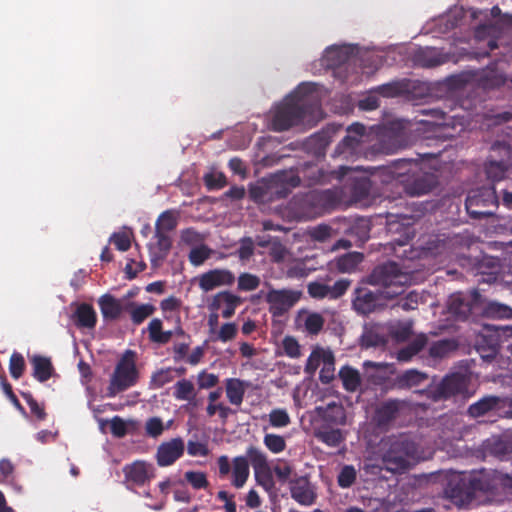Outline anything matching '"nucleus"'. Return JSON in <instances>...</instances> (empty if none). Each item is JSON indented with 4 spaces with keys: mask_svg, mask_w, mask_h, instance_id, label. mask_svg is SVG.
Listing matches in <instances>:
<instances>
[{
    "mask_svg": "<svg viewBox=\"0 0 512 512\" xmlns=\"http://www.w3.org/2000/svg\"><path fill=\"white\" fill-rule=\"evenodd\" d=\"M320 107L315 83H301L296 89L277 104L271 115L270 129L275 132L287 131L299 125L307 115H312Z\"/></svg>",
    "mask_w": 512,
    "mask_h": 512,
    "instance_id": "nucleus-1",
    "label": "nucleus"
},
{
    "mask_svg": "<svg viewBox=\"0 0 512 512\" xmlns=\"http://www.w3.org/2000/svg\"><path fill=\"white\" fill-rule=\"evenodd\" d=\"M382 461L388 471L401 472L409 468L418 453L417 444L409 436H390L382 441Z\"/></svg>",
    "mask_w": 512,
    "mask_h": 512,
    "instance_id": "nucleus-2",
    "label": "nucleus"
},
{
    "mask_svg": "<svg viewBox=\"0 0 512 512\" xmlns=\"http://www.w3.org/2000/svg\"><path fill=\"white\" fill-rule=\"evenodd\" d=\"M409 280L410 276L393 261L377 265L366 278L368 284L383 287L382 293L387 299L401 295Z\"/></svg>",
    "mask_w": 512,
    "mask_h": 512,
    "instance_id": "nucleus-3",
    "label": "nucleus"
},
{
    "mask_svg": "<svg viewBox=\"0 0 512 512\" xmlns=\"http://www.w3.org/2000/svg\"><path fill=\"white\" fill-rule=\"evenodd\" d=\"M139 377L136 366V352L128 349L122 354L110 376L107 396L115 397L119 393L130 389L138 383Z\"/></svg>",
    "mask_w": 512,
    "mask_h": 512,
    "instance_id": "nucleus-4",
    "label": "nucleus"
},
{
    "mask_svg": "<svg viewBox=\"0 0 512 512\" xmlns=\"http://www.w3.org/2000/svg\"><path fill=\"white\" fill-rule=\"evenodd\" d=\"M346 131L347 135L336 146L332 156L353 162L365 154L363 137L365 136L366 128L361 123H353L347 127Z\"/></svg>",
    "mask_w": 512,
    "mask_h": 512,
    "instance_id": "nucleus-5",
    "label": "nucleus"
},
{
    "mask_svg": "<svg viewBox=\"0 0 512 512\" xmlns=\"http://www.w3.org/2000/svg\"><path fill=\"white\" fill-rule=\"evenodd\" d=\"M302 292L293 289H270L265 301L269 305V312L274 317H281L287 313L301 298Z\"/></svg>",
    "mask_w": 512,
    "mask_h": 512,
    "instance_id": "nucleus-6",
    "label": "nucleus"
},
{
    "mask_svg": "<svg viewBox=\"0 0 512 512\" xmlns=\"http://www.w3.org/2000/svg\"><path fill=\"white\" fill-rule=\"evenodd\" d=\"M467 390V379L460 373L446 375L431 391L434 401L446 400Z\"/></svg>",
    "mask_w": 512,
    "mask_h": 512,
    "instance_id": "nucleus-7",
    "label": "nucleus"
},
{
    "mask_svg": "<svg viewBox=\"0 0 512 512\" xmlns=\"http://www.w3.org/2000/svg\"><path fill=\"white\" fill-rule=\"evenodd\" d=\"M471 486L474 490L485 493L492 492L499 486L505 492L512 494V476L494 471L493 473H480L471 479Z\"/></svg>",
    "mask_w": 512,
    "mask_h": 512,
    "instance_id": "nucleus-8",
    "label": "nucleus"
},
{
    "mask_svg": "<svg viewBox=\"0 0 512 512\" xmlns=\"http://www.w3.org/2000/svg\"><path fill=\"white\" fill-rule=\"evenodd\" d=\"M477 291L470 293L456 292L448 299V311L458 321H464L470 316L473 306L479 300Z\"/></svg>",
    "mask_w": 512,
    "mask_h": 512,
    "instance_id": "nucleus-9",
    "label": "nucleus"
},
{
    "mask_svg": "<svg viewBox=\"0 0 512 512\" xmlns=\"http://www.w3.org/2000/svg\"><path fill=\"white\" fill-rule=\"evenodd\" d=\"M352 281L347 278L337 280L333 285L321 282H310L307 285V292L311 298L336 300L341 298L349 289Z\"/></svg>",
    "mask_w": 512,
    "mask_h": 512,
    "instance_id": "nucleus-10",
    "label": "nucleus"
},
{
    "mask_svg": "<svg viewBox=\"0 0 512 512\" xmlns=\"http://www.w3.org/2000/svg\"><path fill=\"white\" fill-rule=\"evenodd\" d=\"M383 293L374 292L367 287H357L353 293L352 307L360 315H369L383 304Z\"/></svg>",
    "mask_w": 512,
    "mask_h": 512,
    "instance_id": "nucleus-11",
    "label": "nucleus"
},
{
    "mask_svg": "<svg viewBox=\"0 0 512 512\" xmlns=\"http://www.w3.org/2000/svg\"><path fill=\"white\" fill-rule=\"evenodd\" d=\"M235 280V274L225 268L211 269L197 277L198 286L203 292H209L222 286H232Z\"/></svg>",
    "mask_w": 512,
    "mask_h": 512,
    "instance_id": "nucleus-12",
    "label": "nucleus"
},
{
    "mask_svg": "<svg viewBox=\"0 0 512 512\" xmlns=\"http://www.w3.org/2000/svg\"><path fill=\"white\" fill-rule=\"evenodd\" d=\"M475 81L484 91L499 90L506 86L507 74L496 63H492L476 73Z\"/></svg>",
    "mask_w": 512,
    "mask_h": 512,
    "instance_id": "nucleus-13",
    "label": "nucleus"
},
{
    "mask_svg": "<svg viewBox=\"0 0 512 512\" xmlns=\"http://www.w3.org/2000/svg\"><path fill=\"white\" fill-rule=\"evenodd\" d=\"M125 483L128 488L132 486H143L154 477V468L145 461H134L123 467Z\"/></svg>",
    "mask_w": 512,
    "mask_h": 512,
    "instance_id": "nucleus-14",
    "label": "nucleus"
},
{
    "mask_svg": "<svg viewBox=\"0 0 512 512\" xmlns=\"http://www.w3.org/2000/svg\"><path fill=\"white\" fill-rule=\"evenodd\" d=\"M406 402L400 399H389L382 402L373 415V422L379 429H388L393 421L399 416L400 410Z\"/></svg>",
    "mask_w": 512,
    "mask_h": 512,
    "instance_id": "nucleus-15",
    "label": "nucleus"
},
{
    "mask_svg": "<svg viewBox=\"0 0 512 512\" xmlns=\"http://www.w3.org/2000/svg\"><path fill=\"white\" fill-rule=\"evenodd\" d=\"M242 303L243 299L240 296L235 295L228 290H224L218 292L212 297L208 308L210 311L222 310V317L229 319L235 314L237 307Z\"/></svg>",
    "mask_w": 512,
    "mask_h": 512,
    "instance_id": "nucleus-16",
    "label": "nucleus"
},
{
    "mask_svg": "<svg viewBox=\"0 0 512 512\" xmlns=\"http://www.w3.org/2000/svg\"><path fill=\"white\" fill-rule=\"evenodd\" d=\"M319 420L316 425L340 427L346 424V411L342 404L331 402L326 406L316 407Z\"/></svg>",
    "mask_w": 512,
    "mask_h": 512,
    "instance_id": "nucleus-17",
    "label": "nucleus"
},
{
    "mask_svg": "<svg viewBox=\"0 0 512 512\" xmlns=\"http://www.w3.org/2000/svg\"><path fill=\"white\" fill-rule=\"evenodd\" d=\"M185 450L184 441L181 438H173L163 442L157 448L156 459L160 467L170 466L183 456Z\"/></svg>",
    "mask_w": 512,
    "mask_h": 512,
    "instance_id": "nucleus-18",
    "label": "nucleus"
},
{
    "mask_svg": "<svg viewBox=\"0 0 512 512\" xmlns=\"http://www.w3.org/2000/svg\"><path fill=\"white\" fill-rule=\"evenodd\" d=\"M342 194L338 189L314 190L309 195L311 204L324 211L334 209L341 203Z\"/></svg>",
    "mask_w": 512,
    "mask_h": 512,
    "instance_id": "nucleus-19",
    "label": "nucleus"
},
{
    "mask_svg": "<svg viewBox=\"0 0 512 512\" xmlns=\"http://www.w3.org/2000/svg\"><path fill=\"white\" fill-rule=\"evenodd\" d=\"M291 497L301 505L309 506L314 503L316 495L307 477L300 476L290 481Z\"/></svg>",
    "mask_w": 512,
    "mask_h": 512,
    "instance_id": "nucleus-20",
    "label": "nucleus"
},
{
    "mask_svg": "<svg viewBox=\"0 0 512 512\" xmlns=\"http://www.w3.org/2000/svg\"><path fill=\"white\" fill-rule=\"evenodd\" d=\"M501 348L500 336L495 331L493 333L481 334L476 341V350L485 361H492Z\"/></svg>",
    "mask_w": 512,
    "mask_h": 512,
    "instance_id": "nucleus-21",
    "label": "nucleus"
},
{
    "mask_svg": "<svg viewBox=\"0 0 512 512\" xmlns=\"http://www.w3.org/2000/svg\"><path fill=\"white\" fill-rule=\"evenodd\" d=\"M245 457L248 459V462L251 463L255 471L256 478L261 485H266L265 482L259 479V475L261 474L267 479L268 482H271L270 467L268 464L267 455L263 451L257 447L250 446L246 451Z\"/></svg>",
    "mask_w": 512,
    "mask_h": 512,
    "instance_id": "nucleus-22",
    "label": "nucleus"
},
{
    "mask_svg": "<svg viewBox=\"0 0 512 512\" xmlns=\"http://www.w3.org/2000/svg\"><path fill=\"white\" fill-rule=\"evenodd\" d=\"M314 437L328 447L336 448L346 439V433L339 427L316 425Z\"/></svg>",
    "mask_w": 512,
    "mask_h": 512,
    "instance_id": "nucleus-23",
    "label": "nucleus"
},
{
    "mask_svg": "<svg viewBox=\"0 0 512 512\" xmlns=\"http://www.w3.org/2000/svg\"><path fill=\"white\" fill-rule=\"evenodd\" d=\"M401 182H406L404 189L411 196L427 194L432 191L436 184L435 177L427 173L414 176L411 181L402 179Z\"/></svg>",
    "mask_w": 512,
    "mask_h": 512,
    "instance_id": "nucleus-24",
    "label": "nucleus"
},
{
    "mask_svg": "<svg viewBox=\"0 0 512 512\" xmlns=\"http://www.w3.org/2000/svg\"><path fill=\"white\" fill-rule=\"evenodd\" d=\"M505 400L501 399L498 396L487 395L482 397L477 402L471 404L468 407V415L473 418H479L491 411H495L501 407H503V403Z\"/></svg>",
    "mask_w": 512,
    "mask_h": 512,
    "instance_id": "nucleus-25",
    "label": "nucleus"
},
{
    "mask_svg": "<svg viewBox=\"0 0 512 512\" xmlns=\"http://www.w3.org/2000/svg\"><path fill=\"white\" fill-rule=\"evenodd\" d=\"M73 318L75 325L79 328L93 329L97 323V314L93 306L87 303L77 306Z\"/></svg>",
    "mask_w": 512,
    "mask_h": 512,
    "instance_id": "nucleus-26",
    "label": "nucleus"
},
{
    "mask_svg": "<svg viewBox=\"0 0 512 512\" xmlns=\"http://www.w3.org/2000/svg\"><path fill=\"white\" fill-rule=\"evenodd\" d=\"M427 379L428 375L426 373L416 369H409L396 376L394 386L397 389H410L421 385Z\"/></svg>",
    "mask_w": 512,
    "mask_h": 512,
    "instance_id": "nucleus-27",
    "label": "nucleus"
},
{
    "mask_svg": "<svg viewBox=\"0 0 512 512\" xmlns=\"http://www.w3.org/2000/svg\"><path fill=\"white\" fill-rule=\"evenodd\" d=\"M98 305L102 316L106 321L116 320L122 313V305L120 301L110 294L102 295L98 300Z\"/></svg>",
    "mask_w": 512,
    "mask_h": 512,
    "instance_id": "nucleus-28",
    "label": "nucleus"
},
{
    "mask_svg": "<svg viewBox=\"0 0 512 512\" xmlns=\"http://www.w3.org/2000/svg\"><path fill=\"white\" fill-rule=\"evenodd\" d=\"M364 260L360 252H349L336 258L333 262L335 269L340 273H352Z\"/></svg>",
    "mask_w": 512,
    "mask_h": 512,
    "instance_id": "nucleus-29",
    "label": "nucleus"
},
{
    "mask_svg": "<svg viewBox=\"0 0 512 512\" xmlns=\"http://www.w3.org/2000/svg\"><path fill=\"white\" fill-rule=\"evenodd\" d=\"M250 474L249 462L245 456H237L232 460V484L241 488L246 483Z\"/></svg>",
    "mask_w": 512,
    "mask_h": 512,
    "instance_id": "nucleus-30",
    "label": "nucleus"
},
{
    "mask_svg": "<svg viewBox=\"0 0 512 512\" xmlns=\"http://www.w3.org/2000/svg\"><path fill=\"white\" fill-rule=\"evenodd\" d=\"M173 396L179 401H188L190 405L196 407L198 401L196 400V393L193 383L187 379H181L174 385Z\"/></svg>",
    "mask_w": 512,
    "mask_h": 512,
    "instance_id": "nucleus-31",
    "label": "nucleus"
},
{
    "mask_svg": "<svg viewBox=\"0 0 512 512\" xmlns=\"http://www.w3.org/2000/svg\"><path fill=\"white\" fill-rule=\"evenodd\" d=\"M33 366V377L39 382H46L50 379L53 372V366L49 358L35 355L31 359Z\"/></svg>",
    "mask_w": 512,
    "mask_h": 512,
    "instance_id": "nucleus-32",
    "label": "nucleus"
},
{
    "mask_svg": "<svg viewBox=\"0 0 512 512\" xmlns=\"http://www.w3.org/2000/svg\"><path fill=\"white\" fill-rule=\"evenodd\" d=\"M418 168V160L413 158H400L391 162L389 166L393 177L403 178L410 173H415Z\"/></svg>",
    "mask_w": 512,
    "mask_h": 512,
    "instance_id": "nucleus-33",
    "label": "nucleus"
},
{
    "mask_svg": "<svg viewBox=\"0 0 512 512\" xmlns=\"http://www.w3.org/2000/svg\"><path fill=\"white\" fill-rule=\"evenodd\" d=\"M226 396L233 405L240 406L245 395V383L237 378H229L226 380Z\"/></svg>",
    "mask_w": 512,
    "mask_h": 512,
    "instance_id": "nucleus-34",
    "label": "nucleus"
},
{
    "mask_svg": "<svg viewBox=\"0 0 512 512\" xmlns=\"http://www.w3.org/2000/svg\"><path fill=\"white\" fill-rule=\"evenodd\" d=\"M339 378L343 388L348 392H355L361 385V376L357 369L351 366H343L339 371Z\"/></svg>",
    "mask_w": 512,
    "mask_h": 512,
    "instance_id": "nucleus-35",
    "label": "nucleus"
},
{
    "mask_svg": "<svg viewBox=\"0 0 512 512\" xmlns=\"http://www.w3.org/2000/svg\"><path fill=\"white\" fill-rule=\"evenodd\" d=\"M410 89L411 81L404 79L379 85L376 88V91L384 97H395L408 93Z\"/></svg>",
    "mask_w": 512,
    "mask_h": 512,
    "instance_id": "nucleus-36",
    "label": "nucleus"
},
{
    "mask_svg": "<svg viewBox=\"0 0 512 512\" xmlns=\"http://www.w3.org/2000/svg\"><path fill=\"white\" fill-rule=\"evenodd\" d=\"M391 128L396 131V134L381 141V150L387 154H392L402 147L400 139H402V131L405 127L402 121H396L391 123Z\"/></svg>",
    "mask_w": 512,
    "mask_h": 512,
    "instance_id": "nucleus-37",
    "label": "nucleus"
},
{
    "mask_svg": "<svg viewBox=\"0 0 512 512\" xmlns=\"http://www.w3.org/2000/svg\"><path fill=\"white\" fill-rule=\"evenodd\" d=\"M427 344V338L424 335L416 337L405 347L397 352V359L401 362L410 361L415 355L424 349Z\"/></svg>",
    "mask_w": 512,
    "mask_h": 512,
    "instance_id": "nucleus-38",
    "label": "nucleus"
},
{
    "mask_svg": "<svg viewBox=\"0 0 512 512\" xmlns=\"http://www.w3.org/2000/svg\"><path fill=\"white\" fill-rule=\"evenodd\" d=\"M185 369L184 368H165L160 369L157 372L153 373L151 376V386L153 388H161L164 385L172 382L176 376H181L184 374Z\"/></svg>",
    "mask_w": 512,
    "mask_h": 512,
    "instance_id": "nucleus-39",
    "label": "nucleus"
},
{
    "mask_svg": "<svg viewBox=\"0 0 512 512\" xmlns=\"http://www.w3.org/2000/svg\"><path fill=\"white\" fill-rule=\"evenodd\" d=\"M276 182L282 183V186L275 191L277 198L280 199L285 198L291 192V189L298 187L301 180L298 175L282 172L276 175Z\"/></svg>",
    "mask_w": 512,
    "mask_h": 512,
    "instance_id": "nucleus-40",
    "label": "nucleus"
},
{
    "mask_svg": "<svg viewBox=\"0 0 512 512\" xmlns=\"http://www.w3.org/2000/svg\"><path fill=\"white\" fill-rule=\"evenodd\" d=\"M483 314L491 319H512V308L499 302H489L483 309Z\"/></svg>",
    "mask_w": 512,
    "mask_h": 512,
    "instance_id": "nucleus-41",
    "label": "nucleus"
},
{
    "mask_svg": "<svg viewBox=\"0 0 512 512\" xmlns=\"http://www.w3.org/2000/svg\"><path fill=\"white\" fill-rule=\"evenodd\" d=\"M176 226L177 215L174 211L166 210L159 215L155 224V231L169 233L173 231Z\"/></svg>",
    "mask_w": 512,
    "mask_h": 512,
    "instance_id": "nucleus-42",
    "label": "nucleus"
},
{
    "mask_svg": "<svg viewBox=\"0 0 512 512\" xmlns=\"http://www.w3.org/2000/svg\"><path fill=\"white\" fill-rule=\"evenodd\" d=\"M331 352L332 351L325 350L321 347H316L313 349L306 361L304 368L305 373L308 375H313L318 369L320 363L325 361L326 354Z\"/></svg>",
    "mask_w": 512,
    "mask_h": 512,
    "instance_id": "nucleus-43",
    "label": "nucleus"
},
{
    "mask_svg": "<svg viewBox=\"0 0 512 512\" xmlns=\"http://www.w3.org/2000/svg\"><path fill=\"white\" fill-rule=\"evenodd\" d=\"M261 280L257 275L244 272L237 278V290L241 292H249L256 290L260 286Z\"/></svg>",
    "mask_w": 512,
    "mask_h": 512,
    "instance_id": "nucleus-44",
    "label": "nucleus"
},
{
    "mask_svg": "<svg viewBox=\"0 0 512 512\" xmlns=\"http://www.w3.org/2000/svg\"><path fill=\"white\" fill-rule=\"evenodd\" d=\"M418 113L425 117L418 120V123L423 125H440L441 123L439 121L444 120L445 117V113L437 108L420 109Z\"/></svg>",
    "mask_w": 512,
    "mask_h": 512,
    "instance_id": "nucleus-45",
    "label": "nucleus"
},
{
    "mask_svg": "<svg viewBox=\"0 0 512 512\" xmlns=\"http://www.w3.org/2000/svg\"><path fill=\"white\" fill-rule=\"evenodd\" d=\"M265 447L272 453L278 454L286 449L285 438L274 433H267L263 438Z\"/></svg>",
    "mask_w": 512,
    "mask_h": 512,
    "instance_id": "nucleus-46",
    "label": "nucleus"
},
{
    "mask_svg": "<svg viewBox=\"0 0 512 512\" xmlns=\"http://www.w3.org/2000/svg\"><path fill=\"white\" fill-rule=\"evenodd\" d=\"M335 372V358L334 354L327 353L325 356V361L323 362V367L319 373V380L322 384H329L334 379Z\"/></svg>",
    "mask_w": 512,
    "mask_h": 512,
    "instance_id": "nucleus-47",
    "label": "nucleus"
},
{
    "mask_svg": "<svg viewBox=\"0 0 512 512\" xmlns=\"http://www.w3.org/2000/svg\"><path fill=\"white\" fill-rule=\"evenodd\" d=\"M269 423L273 428H284L291 423V419L285 409L276 408L269 413Z\"/></svg>",
    "mask_w": 512,
    "mask_h": 512,
    "instance_id": "nucleus-48",
    "label": "nucleus"
},
{
    "mask_svg": "<svg viewBox=\"0 0 512 512\" xmlns=\"http://www.w3.org/2000/svg\"><path fill=\"white\" fill-rule=\"evenodd\" d=\"M184 478L196 490L206 489L209 486L206 473L201 471H187Z\"/></svg>",
    "mask_w": 512,
    "mask_h": 512,
    "instance_id": "nucleus-49",
    "label": "nucleus"
},
{
    "mask_svg": "<svg viewBox=\"0 0 512 512\" xmlns=\"http://www.w3.org/2000/svg\"><path fill=\"white\" fill-rule=\"evenodd\" d=\"M486 175L492 182H499L505 178L506 165L502 162L491 161L485 167Z\"/></svg>",
    "mask_w": 512,
    "mask_h": 512,
    "instance_id": "nucleus-50",
    "label": "nucleus"
},
{
    "mask_svg": "<svg viewBox=\"0 0 512 512\" xmlns=\"http://www.w3.org/2000/svg\"><path fill=\"white\" fill-rule=\"evenodd\" d=\"M333 232L334 230L330 225L319 224L309 229L308 234L313 241L323 243L332 237Z\"/></svg>",
    "mask_w": 512,
    "mask_h": 512,
    "instance_id": "nucleus-51",
    "label": "nucleus"
},
{
    "mask_svg": "<svg viewBox=\"0 0 512 512\" xmlns=\"http://www.w3.org/2000/svg\"><path fill=\"white\" fill-rule=\"evenodd\" d=\"M455 349V344L451 340H439L434 342L429 348V354L434 358H442L450 351Z\"/></svg>",
    "mask_w": 512,
    "mask_h": 512,
    "instance_id": "nucleus-52",
    "label": "nucleus"
},
{
    "mask_svg": "<svg viewBox=\"0 0 512 512\" xmlns=\"http://www.w3.org/2000/svg\"><path fill=\"white\" fill-rule=\"evenodd\" d=\"M254 241L251 237H243L239 240V248L235 252L240 261L246 262L254 255Z\"/></svg>",
    "mask_w": 512,
    "mask_h": 512,
    "instance_id": "nucleus-53",
    "label": "nucleus"
},
{
    "mask_svg": "<svg viewBox=\"0 0 512 512\" xmlns=\"http://www.w3.org/2000/svg\"><path fill=\"white\" fill-rule=\"evenodd\" d=\"M25 360L22 354L13 352L9 360V372L14 379H19L25 371Z\"/></svg>",
    "mask_w": 512,
    "mask_h": 512,
    "instance_id": "nucleus-54",
    "label": "nucleus"
},
{
    "mask_svg": "<svg viewBox=\"0 0 512 512\" xmlns=\"http://www.w3.org/2000/svg\"><path fill=\"white\" fill-rule=\"evenodd\" d=\"M324 318L319 313H310L304 321L306 331L311 335H317L324 326Z\"/></svg>",
    "mask_w": 512,
    "mask_h": 512,
    "instance_id": "nucleus-55",
    "label": "nucleus"
},
{
    "mask_svg": "<svg viewBox=\"0 0 512 512\" xmlns=\"http://www.w3.org/2000/svg\"><path fill=\"white\" fill-rule=\"evenodd\" d=\"M288 255L287 248L282 244L279 238H272L269 248V256L274 263H281Z\"/></svg>",
    "mask_w": 512,
    "mask_h": 512,
    "instance_id": "nucleus-56",
    "label": "nucleus"
},
{
    "mask_svg": "<svg viewBox=\"0 0 512 512\" xmlns=\"http://www.w3.org/2000/svg\"><path fill=\"white\" fill-rule=\"evenodd\" d=\"M416 62L422 67L432 68L441 65L443 60L440 57L434 55L433 51L426 50L420 51L416 54Z\"/></svg>",
    "mask_w": 512,
    "mask_h": 512,
    "instance_id": "nucleus-57",
    "label": "nucleus"
},
{
    "mask_svg": "<svg viewBox=\"0 0 512 512\" xmlns=\"http://www.w3.org/2000/svg\"><path fill=\"white\" fill-rule=\"evenodd\" d=\"M211 252L206 245L195 247L189 253V261L194 266H200L210 257Z\"/></svg>",
    "mask_w": 512,
    "mask_h": 512,
    "instance_id": "nucleus-58",
    "label": "nucleus"
},
{
    "mask_svg": "<svg viewBox=\"0 0 512 512\" xmlns=\"http://www.w3.org/2000/svg\"><path fill=\"white\" fill-rule=\"evenodd\" d=\"M155 307L152 304H141L131 311V320L134 324H141L146 318L155 312Z\"/></svg>",
    "mask_w": 512,
    "mask_h": 512,
    "instance_id": "nucleus-59",
    "label": "nucleus"
},
{
    "mask_svg": "<svg viewBox=\"0 0 512 512\" xmlns=\"http://www.w3.org/2000/svg\"><path fill=\"white\" fill-rule=\"evenodd\" d=\"M355 480L356 470L352 465H345L337 477V483L341 488L351 487Z\"/></svg>",
    "mask_w": 512,
    "mask_h": 512,
    "instance_id": "nucleus-60",
    "label": "nucleus"
},
{
    "mask_svg": "<svg viewBox=\"0 0 512 512\" xmlns=\"http://www.w3.org/2000/svg\"><path fill=\"white\" fill-rule=\"evenodd\" d=\"M204 182L208 190H218L227 185L226 177L221 172H210L204 176Z\"/></svg>",
    "mask_w": 512,
    "mask_h": 512,
    "instance_id": "nucleus-61",
    "label": "nucleus"
},
{
    "mask_svg": "<svg viewBox=\"0 0 512 512\" xmlns=\"http://www.w3.org/2000/svg\"><path fill=\"white\" fill-rule=\"evenodd\" d=\"M237 325L235 323H225L221 326L216 337H213V341L228 342L233 340L237 335Z\"/></svg>",
    "mask_w": 512,
    "mask_h": 512,
    "instance_id": "nucleus-62",
    "label": "nucleus"
},
{
    "mask_svg": "<svg viewBox=\"0 0 512 512\" xmlns=\"http://www.w3.org/2000/svg\"><path fill=\"white\" fill-rule=\"evenodd\" d=\"M485 449L495 456H504L508 452L506 442L500 438L488 439L485 444Z\"/></svg>",
    "mask_w": 512,
    "mask_h": 512,
    "instance_id": "nucleus-63",
    "label": "nucleus"
},
{
    "mask_svg": "<svg viewBox=\"0 0 512 512\" xmlns=\"http://www.w3.org/2000/svg\"><path fill=\"white\" fill-rule=\"evenodd\" d=\"M219 383V377L214 373H208L206 370H202L197 375V385L199 389H210L217 386Z\"/></svg>",
    "mask_w": 512,
    "mask_h": 512,
    "instance_id": "nucleus-64",
    "label": "nucleus"
}]
</instances>
